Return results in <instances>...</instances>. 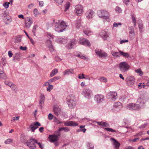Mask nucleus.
Masks as SVG:
<instances>
[{"instance_id": "47", "label": "nucleus", "mask_w": 149, "mask_h": 149, "mask_svg": "<svg viewBox=\"0 0 149 149\" xmlns=\"http://www.w3.org/2000/svg\"><path fill=\"white\" fill-rule=\"evenodd\" d=\"M121 103L120 102H117L115 103L114 106L117 108L119 107H121Z\"/></svg>"}, {"instance_id": "27", "label": "nucleus", "mask_w": 149, "mask_h": 149, "mask_svg": "<svg viewBox=\"0 0 149 149\" xmlns=\"http://www.w3.org/2000/svg\"><path fill=\"white\" fill-rule=\"evenodd\" d=\"M119 53L120 54V56L122 55L125 58H130L131 56L129 55V53L126 52H124L122 51L119 50Z\"/></svg>"}, {"instance_id": "19", "label": "nucleus", "mask_w": 149, "mask_h": 149, "mask_svg": "<svg viewBox=\"0 0 149 149\" xmlns=\"http://www.w3.org/2000/svg\"><path fill=\"white\" fill-rule=\"evenodd\" d=\"M100 34L101 37L104 40H106L109 36L108 32L105 30H102L100 33Z\"/></svg>"}, {"instance_id": "53", "label": "nucleus", "mask_w": 149, "mask_h": 149, "mask_svg": "<svg viewBox=\"0 0 149 149\" xmlns=\"http://www.w3.org/2000/svg\"><path fill=\"white\" fill-rule=\"evenodd\" d=\"M6 58L5 57H3L1 59V61L3 65H4L6 63Z\"/></svg>"}, {"instance_id": "25", "label": "nucleus", "mask_w": 149, "mask_h": 149, "mask_svg": "<svg viewBox=\"0 0 149 149\" xmlns=\"http://www.w3.org/2000/svg\"><path fill=\"white\" fill-rule=\"evenodd\" d=\"M53 110L55 114L57 116L59 114L61 111V109L56 106H54L53 107Z\"/></svg>"}, {"instance_id": "50", "label": "nucleus", "mask_w": 149, "mask_h": 149, "mask_svg": "<svg viewBox=\"0 0 149 149\" xmlns=\"http://www.w3.org/2000/svg\"><path fill=\"white\" fill-rule=\"evenodd\" d=\"M9 4V2H6L3 4V6L5 8H8Z\"/></svg>"}, {"instance_id": "24", "label": "nucleus", "mask_w": 149, "mask_h": 149, "mask_svg": "<svg viewBox=\"0 0 149 149\" xmlns=\"http://www.w3.org/2000/svg\"><path fill=\"white\" fill-rule=\"evenodd\" d=\"M76 43V42L75 40H72L70 42V43L68 44V48L69 49H72L75 45Z\"/></svg>"}, {"instance_id": "9", "label": "nucleus", "mask_w": 149, "mask_h": 149, "mask_svg": "<svg viewBox=\"0 0 149 149\" xmlns=\"http://www.w3.org/2000/svg\"><path fill=\"white\" fill-rule=\"evenodd\" d=\"M95 52L98 56L101 58H104L107 56V53L101 50L96 49Z\"/></svg>"}, {"instance_id": "17", "label": "nucleus", "mask_w": 149, "mask_h": 149, "mask_svg": "<svg viewBox=\"0 0 149 149\" xmlns=\"http://www.w3.org/2000/svg\"><path fill=\"white\" fill-rule=\"evenodd\" d=\"M110 139L112 141V143L114 146V148L115 149H118L120 146V143L113 138H111Z\"/></svg>"}, {"instance_id": "40", "label": "nucleus", "mask_w": 149, "mask_h": 149, "mask_svg": "<svg viewBox=\"0 0 149 149\" xmlns=\"http://www.w3.org/2000/svg\"><path fill=\"white\" fill-rule=\"evenodd\" d=\"M87 146L88 149H94V146L91 143L88 142L87 143Z\"/></svg>"}, {"instance_id": "61", "label": "nucleus", "mask_w": 149, "mask_h": 149, "mask_svg": "<svg viewBox=\"0 0 149 149\" xmlns=\"http://www.w3.org/2000/svg\"><path fill=\"white\" fill-rule=\"evenodd\" d=\"M121 24L120 23H116L115 22L113 24V26L114 27H116L118 25H121Z\"/></svg>"}, {"instance_id": "46", "label": "nucleus", "mask_w": 149, "mask_h": 149, "mask_svg": "<svg viewBox=\"0 0 149 149\" xmlns=\"http://www.w3.org/2000/svg\"><path fill=\"white\" fill-rule=\"evenodd\" d=\"M135 72L139 74V75L141 76L143 75V73L141 71L140 69H139L135 70Z\"/></svg>"}, {"instance_id": "54", "label": "nucleus", "mask_w": 149, "mask_h": 149, "mask_svg": "<svg viewBox=\"0 0 149 149\" xmlns=\"http://www.w3.org/2000/svg\"><path fill=\"white\" fill-rule=\"evenodd\" d=\"M138 87H139V88L140 89L141 88L143 87V88H144V87H145L144 84V83L142 84L141 83H140L138 85Z\"/></svg>"}, {"instance_id": "2", "label": "nucleus", "mask_w": 149, "mask_h": 149, "mask_svg": "<svg viewBox=\"0 0 149 149\" xmlns=\"http://www.w3.org/2000/svg\"><path fill=\"white\" fill-rule=\"evenodd\" d=\"M97 13L99 17L106 20L107 22L110 21L109 15V13L106 10H100L97 11Z\"/></svg>"}, {"instance_id": "31", "label": "nucleus", "mask_w": 149, "mask_h": 149, "mask_svg": "<svg viewBox=\"0 0 149 149\" xmlns=\"http://www.w3.org/2000/svg\"><path fill=\"white\" fill-rule=\"evenodd\" d=\"M60 78L61 77L59 76L54 77L49 80L48 81L50 83H51L52 82L56 81L57 80L60 79Z\"/></svg>"}, {"instance_id": "29", "label": "nucleus", "mask_w": 149, "mask_h": 149, "mask_svg": "<svg viewBox=\"0 0 149 149\" xmlns=\"http://www.w3.org/2000/svg\"><path fill=\"white\" fill-rule=\"evenodd\" d=\"M21 37L20 36H16L14 38V42L15 43H18L20 42L21 40Z\"/></svg>"}, {"instance_id": "15", "label": "nucleus", "mask_w": 149, "mask_h": 149, "mask_svg": "<svg viewBox=\"0 0 149 149\" xmlns=\"http://www.w3.org/2000/svg\"><path fill=\"white\" fill-rule=\"evenodd\" d=\"M33 22V19L31 18L27 17L25 20V26L29 28L30 27Z\"/></svg>"}, {"instance_id": "51", "label": "nucleus", "mask_w": 149, "mask_h": 149, "mask_svg": "<svg viewBox=\"0 0 149 149\" xmlns=\"http://www.w3.org/2000/svg\"><path fill=\"white\" fill-rule=\"evenodd\" d=\"M12 140L10 139H8L6 140L4 142L6 144H9L10 143L12 142Z\"/></svg>"}, {"instance_id": "64", "label": "nucleus", "mask_w": 149, "mask_h": 149, "mask_svg": "<svg viewBox=\"0 0 149 149\" xmlns=\"http://www.w3.org/2000/svg\"><path fill=\"white\" fill-rule=\"evenodd\" d=\"M123 3L126 5H127L130 2V0H123Z\"/></svg>"}, {"instance_id": "7", "label": "nucleus", "mask_w": 149, "mask_h": 149, "mask_svg": "<svg viewBox=\"0 0 149 149\" xmlns=\"http://www.w3.org/2000/svg\"><path fill=\"white\" fill-rule=\"evenodd\" d=\"M82 94L86 98L89 99L91 98L92 95V91L89 88H85L83 89L82 92Z\"/></svg>"}, {"instance_id": "11", "label": "nucleus", "mask_w": 149, "mask_h": 149, "mask_svg": "<svg viewBox=\"0 0 149 149\" xmlns=\"http://www.w3.org/2000/svg\"><path fill=\"white\" fill-rule=\"evenodd\" d=\"M126 81L128 86L132 87L134 84L135 79L133 77L129 76L127 78Z\"/></svg>"}, {"instance_id": "58", "label": "nucleus", "mask_w": 149, "mask_h": 149, "mask_svg": "<svg viewBox=\"0 0 149 149\" xmlns=\"http://www.w3.org/2000/svg\"><path fill=\"white\" fill-rule=\"evenodd\" d=\"M53 117V115L51 113L49 114L48 116V118L49 120H52V119Z\"/></svg>"}, {"instance_id": "33", "label": "nucleus", "mask_w": 149, "mask_h": 149, "mask_svg": "<svg viewBox=\"0 0 149 149\" xmlns=\"http://www.w3.org/2000/svg\"><path fill=\"white\" fill-rule=\"evenodd\" d=\"M58 72V70L57 69H54L51 72L50 77H52L55 75Z\"/></svg>"}, {"instance_id": "63", "label": "nucleus", "mask_w": 149, "mask_h": 149, "mask_svg": "<svg viewBox=\"0 0 149 149\" xmlns=\"http://www.w3.org/2000/svg\"><path fill=\"white\" fill-rule=\"evenodd\" d=\"M49 83H50L48 81V80L45 82L44 84L43 85V86H48V85L49 84Z\"/></svg>"}, {"instance_id": "14", "label": "nucleus", "mask_w": 149, "mask_h": 149, "mask_svg": "<svg viewBox=\"0 0 149 149\" xmlns=\"http://www.w3.org/2000/svg\"><path fill=\"white\" fill-rule=\"evenodd\" d=\"M104 96L101 94H97L95 96V100L97 103H100L104 100Z\"/></svg>"}, {"instance_id": "1", "label": "nucleus", "mask_w": 149, "mask_h": 149, "mask_svg": "<svg viewBox=\"0 0 149 149\" xmlns=\"http://www.w3.org/2000/svg\"><path fill=\"white\" fill-rule=\"evenodd\" d=\"M67 25L63 21H60L58 20L55 24L54 29L57 32H62L65 30Z\"/></svg>"}, {"instance_id": "60", "label": "nucleus", "mask_w": 149, "mask_h": 149, "mask_svg": "<svg viewBox=\"0 0 149 149\" xmlns=\"http://www.w3.org/2000/svg\"><path fill=\"white\" fill-rule=\"evenodd\" d=\"M5 84L11 88V86L13 85V84L11 82H6Z\"/></svg>"}, {"instance_id": "37", "label": "nucleus", "mask_w": 149, "mask_h": 149, "mask_svg": "<svg viewBox=\"0 0 149 149\" xmlns=\"http://www.w3.org/2000/svg\"><path fill=\"white\" fill-rule=\"evenodd\" d=\"M3 19L5 21V23L6 24H8L6 22V21L11 22V17L9 15H7L6 17L4 18Z\"/></svg>"}, {"instance_id": "36", "label": "nucleus", "mask_w": 149, "mask_h": 149, "mask_svg": "<svg viewBox=\"0 0 149 149\" xmlns=\"http://www.w3.org/2000/svg\"><path fill=\"white\" fill-rule=\"evenodd\" d=\"M13 90L14 91L15 93H17L18 91L17 88V86L15 85L14 84L11 86L10 88Z\"/></svg>"}, {"instance_id": "56", "label": "nucleus", "mask_w": 149, "mask_h": 149, "mask_svg": "<svg viewBox=\"0 0 149 149\" xmlns=\"http://www.w3.org/2000/svg\"><path fill=\"white\" fill-rule=\"evenodd\" d=\"M59 4H61L63 2V0H54Z\"/></svg>"}, {"instance_id": "21", "label": "nucleus", "mask_w": 149, "mask_h": 149, "mask_svg": "<svg viewBox=\"0 0 149 149\" xmlns=\"http://www.w3.org/2000/svg\"><path fill=\"white\" fill-rule=\"evenodd\" d=\"M94 13V12L93 10H88L86 12V15L88 19H91L93 17Z\"/></svg>"}, {"instance_id": "22", "label": "nucleus", "mask_w": 149, "mask_h": 149, "mask_svg": "<svg viewBox=\"0 0 149 149\" xmlns=\"http://www.w3.org/2000/svg\"><path fill=\"white\" fill-rule=\"evenodd\" d=\"M110 97L112 100H115L117 98V93L115 92H111L109 93Z\"/></svg>"}, {"instance_id": "43", "label": "nucleus", "mask_w": 149, "mask_h": 149, "mask_svg": "<svg viewBox=\"0 0 149 149\" xmlns=\"http://www.w3.org/2000/svg\"><path fill=\"white\" fill-rule=\"evenodd\" d=\"M53 88V86L52 85L49 84L47 88V90L48 91L50 92L51 90Z\"/></svg>"}, {"instance_id": "26", "label": "nucleus", "mask_w": 149, "mask_h": 149, "mask_svg": "<svg viewBox=\"0 0 149 149\" xmlns=\"http://www.w3.org/2000/svg\"><path fill=\"white\" fill-rule=\"evenodd\" d=\"M63 72L64 75L73 74L74 73V70L71 69H67L64 71Z\"/></svg>"}, {"instance_id": "8", "label": "nucleus", "mask_w": 149, "mask_h": 149, "mask_svg": "<svg viewBox=\"0 0 149 149\" xmlns=\"http://www.w3.org/2000/svg\"><path fill=\"white\" fill-rule=\"evenodd\" d=\"M55 134L54 135H50L49 136V138L52 142L57 141L58 140L59 137L60 136V133H58L57 131L55 132Z\"/></svg>"}, {"instance_id": "12", "label": "nucleus", "mask_w": 149, "mask_h": 149, "mask_svg": "<svg viewBox=\"0 0 149 149\" xmlns=\"http://www.w3.org/2000/svg\"><path fill=\"white\" fill-rule=\"evenodd\" d=\"M41 126V124L38 122L32 123L29 125V127L31 129V132H33L35 130L38 128L39 126Z\"/></svg>"}, {"instance_id": "30", "label": "nucleus", "mask_w": 149, "mask_h": 149, "mask_svg": "<svg viewBox=\"0 0 149 149\" xmlns=\"http://www.w3.org/2000/svg\"><path fill=\"white\" fill-rule=\"evenodd\" d=\"M84 33L87 36H90L92 34V32L89 29H87L84 30Z\"/></svg>"}, {"instance_id": "32", "label": "nucleus", "mask_w": 149, "mask_h": 149, "mask_svg": "<svg viewBox=\"0 0 149 149\" xmlns=\"http://www.w3.org/2000/svg\"><path fill=\"white\" fill-rule=\"evenodd\" d=\"M58 41L61 43L65 44L67 43V40L66 39L61 38L58 39Z\"/></svg>"}, {"instance_id": "18", "label": "nucleus", "mask_w": 149, "mask_h": 149, "mask_svg": "<svg viewBox=\"0 0 149 149\" xmlns=\"http://www.w3.org/2000/svg\"><path fill=\"white\" fill-rule=\"evenodd\" d=\"M64 125L67 126H74L78 125V123L72 121H67L64 122Z\"/></svg>"}, {"instance_id": "10", "label": "nucleus", "mask_w": 149, "mask_h": 149, "mask_svg": "<svg viewBox=\"0 0 149 149\" xmlns=\"http://www.w3.org/2000/svg\"><path fill=\"white\" fill-rule=\"evenodd\" d=\"M141 105H139V104H133V103H130L127 105V108L128 109L133 110H137L140 109L141 108Z\"/></svg>"}, {"instance_id": "3", "label": "nucleus", "mask_w": 149, "mask_h": 149, "mask_svg": "<svg viewBox=\"0 0 149 149\" xmlns=\"http://www.w3.org/2000/svg\"><path fill=\"white\" fill-rule=\"evenodd\" d=\"M37 143V140L34 138H31L28 140L26 143L30 149H34L36 148V143Z\"/></svg>"}, {"instance_id": "28", "label": "nucleus", "mask_w": 149, "mask_h": 149, "mask_svg": "<svg viewBox=\"0 0 149 149\" xmlns=\"http://www.w3.org/2000/svg\"><path fill=\"white\" fill-rule=\"evenodd\" d=\"M61 131H64L65 132H67L70 131V129L67 127H62L59 128L58 130L57 131V132L60 133V132Z\"/></svg>"}, {"instance_id": "5", "label": "nucleus", "mask_w": 149, "mask_h": 149, "mask_svg": "<svg viewBox=\"0 0 149 149\" xmlns=\"http://www.w3.org/2000/svg\"><path fill=\"white\" fill-rule=\"evenodd\" d=\"M67 103L70 108L73 109L76 105L74 101V97L72 95H69L67 97Z\"/></svg>"}, {"instance_id": "57", "label": "nucleus", "mask_w": 149, "mask_h": 149, "mask_svg": "<svg viewBox=\"0 0 149 149\" xmlns=\"http://www.w3.org/2000/svg\"><path fill=\"white\" fill-rule=\"evenodd\" d=\"M55 60L57 61H59L62 60V59H61L58 56H56L55 57Z\"/></svg>"}, {"instance_id": "41", "label": "nucleus", "mask_w": 149, "mask_h": 149, "mask_svg": "<svg viewBox=\"0 0 149 149\" xmlns=\"http://www.w3.org/2000/svg\"><path fill=\"white\" fill-rule=\"evenodd\" d=\"M49 42L50 43V45H49L48 46V47L49 48V49L51 52H53L54 51V49L53 46L52 44H51V41H49Z\"/></svg>"}, {"instance_id": "48", "label": "nucleus", "mask_w": 149, "mask_h": 149, "mask_svg": "<svg viewBox=\"0 0 149 149\" xmlns=\"http://www.w3.org/2000/svg\"><path fill=\"white\" fill-rule=\"evenodd\" d=\"M54 120L57 124H61L62 123V122H61L56 117L54 118Z\"/></svg>"}, {"instance_id": "62", "label": "nucleus", "mask_w": 149, "mask_h": 149, "mask_svg": "<svg viewBox=\"0 0 149 149\" xmlns=\"http://www.w3.org/2000/svg\"><path fill=\"white\" fill-rule=\"evenodd\" d=\"M8 15L7 14V12L6 11H4L3 12V16L4 18L5 17H6L7 15Z\"/></svg>"}, {"instance_id": "45", "label": "nucleus", "mask_w": 149, "mask_h": 149, "mask_svg": "<svg viewBox=\"0 0 149 149\" xmlns=\"http://www.w3.org/2000/svg\"><path fill=\"white\" fill-rule=\"evenodd\" d=\"M104 129L110 132H115L116 131L115 130H113L111 128H105Z\"/></svg>"}, {"instance_id": "4", "label": "nucleus", "mask_w": 149, "mask_h": 149, "mask_svg": "<svg viewBox=\"0 0 149 149\" xmlns=\"http://www.w3.org/2000/svg\"><path fill=\"white\" fill-rule=\"evenodd\" d=\"M148 98L147 96L143 94L140 95L139 97L137 102V104H139V105H141V108L143 106L145 102L148 100Z\"/></svg>"}, {"instance_id": "55", "label": "nucleus", "mask_w": 149, "mask_h": 149, "mask_svg": "<svg viewBox=\"0 0 149 149\" xmlns=\"http://www.w3.org/2000/svg\"><path fill=\"white\" fill-rule=\"evenodd\" d=\"M36 144H38L39 147L41 149H43L44 147V145L40 143V142H37V143H36Z\"/></svg>"}, {"instance_id": "59", "label": "nucleus", "mask_w": 149, "mask_h": 149, "mask_svg": "<svg viewBox=\"0 0 149 149\" xmlns=\"http://www.w3.org/2000/svg\"><path fill=\"white\" fill-rule=\"evenodd\" d=\"M70 7V4L69 3L66 4V6H65V11H66Z\"/></svg>"}, {"instance_id": "49", "label": "nucleus", "mask_w": 149, "mask_h": 149, "mask_svg": "<svg viewBox=\"0 0 149 149\" xmlns=\"http://www.w3.org/2000/svg\"><path fill=\"white\" fill-rule=\"evenodd\" d=\"M132 21L134 23V25L135 26L136 24V20L135 17L133 15H132Z\"/></svg>"}, {"instance_id": "39", "label": "nucleus", "mask_w": 149, "mask_h": 149, "mask_svg": "<svg viewBox=\"0 0 149 149\" xmlns=\"http://www.w3.org/2000/svg\"><path fill=\"white\" fill-rule=\"evenodd\" d=\"M38 26L36 25L33 26L32 29V32L34 35L35 36H36V29L38 28Z\"/></svg>"}, {"instance_id": "23", "label": "nucleus", "mask_w": 149, "mask_h": 149, "mask_svg": "<svg viewBox=\"0 0 149 149\" xmlns=\"http://www.w3.org/2000/svg\"><path fill=\"white\" fill-rule=\"evenodd\" d=\"M96 123H97L98 125L100 126H102V127H109L110 125H109L107 123L103 122H97L96 121L95 122Z\"/></svg>"}, {"instance_id": "13", "label": "nucleus", "mask_w": 149, "mask_h": 149, "mask_svg": "<svg viewBox=\"0 0 149 149\" xmlns=\"http://www.w3.org/2000/svg\"><path fill=\"white\" fill-rule=\"evenodd\" d=\"M75 11L77 15L80 16L83 13V7L81 5H77L75 6Z\"/></svg>"}, {"instance_id": "44", "label": "nucleus", "mask_w": 149, "mask_h": 149, "mask_svg": "<svg viewBox=\"0 0 149 149\" xmlns=\"http://www.w3.org/2000/svg\"><path fill=\"white\" fill-rule=\"evenodd\" d=\"M99 80L101 81L104 82H106L107 81V79L104 77H101L99 79Z\"/></svg>"}, {"instance_id": "16", "label": "nucleus", "mask_w": 149, "mask_h": 149, "mask_svg": "<svg viewBox=\"0 0 149 149\" xmlns=\"http://www.w3.org/2000/svg\"><path fill=\"white\" fill-rule=\"evenodd\" d=\"M79 43L83 45H86L88 47L90 46V43L89 41L85 38H80L79 40Z\"/></svg>"}, {"instance_id": "6", "label": "nucleus", "mask_w": 149, "mask_h": 149, "mask_svg": "<svg viewBox=\"0 0 149 149\" xmlns=\"http://www.w3.org/2000/svg\"><path fill=\"white\" fill-rule=\"evenodd\" d=\"M120 70L122 72L127 71L129 68L130 66L127 62H121L118 66Z\"/></svg>"}, {"instance_id": "20", "label": "nucleus", "mask_w": 149, "mask_h": 149, "mask_svg": "<svg viewBox=\"0 0 149 149\" xmlns=\"http://www.w3.org/2000/svg\"><path fill=\"white\" fill-rule=\"evenodd\" d=\"M45 96L44 95H41L40 96V100L39 101V105L40 108L42 109L45 101Z\"/></svg>"}, {"instance_id": "52", "label": "nucleus", "mask_w": 149, "mask_h": 149, "mask_svg": "<svg viewBox=\"0 0 149 149\" xmlns=\"http://www.w3.org/2000/svg\"><path fill=\"white\" fill-rule=\"evenodd\" d=\"M115 10L116 12L120 13L122 12V10L118 6H117Z\"/></svg>"}, {"instance_id": "34", "label": "nucleus", "mask_w": 149, "mask_h": 149, "mask_svg": "<svg viewBox=\"0 0 149 149\" xmlns=\"http://www.w3.org/2000/svg\"><path fill=\"white\" fill-rule=\"evenodd\" d=\"M75 26L77 29H79L81 26V21L78 19L76 21Z\"/></svg>"}, {"instance_id": "38", "label": "nucleus", "mask_w": 149, "mask_h": 149, "mask_svg": "<svg viewBox=\"0 0 149 149\" xmlns=\"http://www.w3.org/2000/svg\"><path fill=\"white\" fill-rule=\"evenodd\" d=\"M111 53L112 55L116 57H119L120 56V54L119 55H118V52H116L114 51L113 50L111 51Z\"/></svg>"}, {"instance_id": "35", "label": "nucleus", "mask_w": 149, "mask_h": 149, "mask_svg": "<svg viewBox=\"0 0 149 149\" xmlns=\"http://www.w3.org/2000/svg\"><path fill=\"white\" fill-rule=\"evenodd\" d=\"M130 38L132 39H133L135 37V34L134 30H132L129 32Z\"/></svg>"}, {"instance_id": "42", "label": "nucleus", "mask_w": 149, "mask_h": 149, "mask_svg": "<svg viewBox=\"0 0 149 149\" xmlns=\"http://www.w3.org/2000/svg\"><path fill=\"white\" fill-rule=\"evenodd\" d=\"M33 13L35 17H37L39 15V13L37 9L35 8L34 9Z\"/></svg>"}]
</instances>
